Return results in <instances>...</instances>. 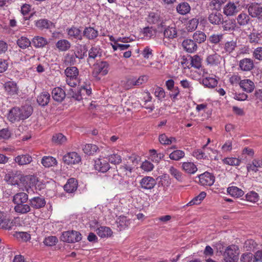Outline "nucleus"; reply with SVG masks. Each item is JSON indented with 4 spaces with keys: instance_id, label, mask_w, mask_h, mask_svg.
Here are the masks:
<instances>
[{
    "instance_id": "0e129e2a",
    "label": "nucleus",
    "mask_w": 262,
    "mask_h": 262,
    "mask_svg": "<svg viewBox=\"0 0 262 262\" xmlns=\"http://www.w3.org/2000/svg\"><path fill=\"white\" fill-rule=\"evenodd\" d=\"M223 35L222 34H213L209 36L208 38V40L210 43L212 44H217L222 39Z\"/></svg>"
},
{
    "instance_id": "6e6552de",
    "label": "nucleus",
    "mask_w": 262,
    "mask_h": 262,
    "mask_svg": "<svg viewBox=\"0 0 262 262\" xmlns=\"http://www.w3.org/2000/svg\"><path fill=\"white\" fill-rule=\"evenodd\" d=\"M94 167L99 172H105L110 169V165L105 159L99 158L95 160Z\"/></svg>"
},
{
    "instance_id": "13d9d810",
    "label": "nucleus",
    "mask_w": 262,
    "mask_h": 262,
    "mask_svg": "<svg viewBox=\"0 0 262 262\" xmlns=\"http://www.w3.org/2000/svg\"><path fill=\"white\" fill-rule=\"evenodd\" d=\"M108 161L112 164H119L121 162V157L117 154H113L108 156Z\"/></svg>"
},
{
    "instance_id": "b1692460",
    "label": "nucleus",
    "mask_w": 262,
    "mask_h": 262,
    "mask_svg": "<svg viewBox=\"0 0 262 262\" xmlns=\"http://www.w3.org/2000/svg\"><path fill=\"white\" fill-rule=\"evenodd\" d=\"M55 46L59 51L64 52L70 49L71 44L67 39H62L57 41Z\"/></svg>"
},
{
    "instance_id": "4468645a",
    "label": "nucleus",
    "mask_w": 262,
    "mask_h": 262,
    "mask_svg": "<svg viewBox=\"0 0 262 262\" xmlns=\"http://www.w3.org/2000/svg\"><path fill=\"white\" fill-rule=\"evenodd\" d=\"M239 66L243 71H250L254 68L253 60L251 58H244L240 60Z\"/></svg>"
},
{
    "instance_id": "a211bd4d",
    "label": "nucleus",
    "mask_w": 262,
    "mask_h": 262,
    "mask_svg": "<svg viewBox=\"0 0 262 262\" xmlns=\"http://www.w3.org/2000/svg\"><path fill=\"white\" fill-rule=\"evenodd\" d=\"M163 34L164 39L171 40L177 37V31L176 27L168 26L165 29Z\"/></svg>"
},
{
    "instance_id": "c756f323",
    "label": "nucleus",
    "mask_w": 262,
    "mask_h": 262,
    "mask_svg": "<svg viewBox=\"0 0 262 262\" xmlns=\"http://www.w3.org/2000/svg\"><path fill=\"white\" fill-rule=\"evenodd\" d=\"M14 209L16 212L20 214H26L31 210L30 205L25 203L16 204Z\"/></svg>"
},
{
    "instance_id": "603ef678",
    "label": "nucleus",
    "mask_w": 262,
    "mask_h": 262,
    "mask_svg": "<svg viewBox=\"0 0 262 262\" xmlns=\"http://www.w3.org/2000/svg\"><path fill=\"white\" fill-rule=\"evenodd\" d=\"M66 81L67 84L71 87H75L78 83V78L74 76H70V74L66 75Z\"/></svg>"
},
{
    "instance_id": "774afa93",
    "label": "nucleus",
    "mask_w": 262,
    "mask_h": 262,
    "mask_svg": "<svg viewBox=\"0 0 262 262\" xmlns=\"http://www.w3.org/2000/svg\"><path fill=\"white\" fill-rule=\"evenodd\" d=\"M252 55L256 59L262 60V47H259L254 49Z\"/></svg>"
},
{
    "instance_id": "473e14b6",
    "label": "nucleus",
    "mask_w": 262,
    "mask_h": 262,
    "mask_svg": "<svg viewBox=\"0 0 262 262\" xmlns=\"http://www.w3.org/2000/svg\"><path fill=\"white\" fill-rule=\"evenodd\" d=\"M97 234L101 237H108L112 235V231L111 229L107 227H100L97 230Z\"/></svg>"
},
{
    "instance_id": "052dcab7",
    "label": "nucleus",
    "mask_w": 262,
    "mask_h": 262,
    "mask_svg": "<svg viewBox=\"0 0 262 262\" xmlns=\"http://www.w3.org/2000/svg\"><path fill=\"white\" fill-rule=\"evenodd\" d=\"M258 194L254 191H250L248 192L246 195V198L247 201L252 203H255L258 200Z\"/></svg>"
},
{
    "instance_id": "bf43d9fd",
    "label": "nucleus",
    "mask_w": 262,
    "mask_h": 262,
    "mask_svg": "<svg viewBox=\"0 0 262 262\" xmlns=\"http://www.w3.org/2000/svg\"><path fill=\"white\" fill-rule=\"evenodd\" d=\"M100 49L97 46L92 47L89 52V58L95 59L100 54Z\"/></svg>"
},
{
    "instance_id": "f3484780",
    "label": "nucleus",
    "mask_w": 262,
    "mask_h": 262,
    "mask_svg": "<svg viewBox=\"0 0 262 262\" xmlns=\"http://www.w3.org/2000/svg\"><path fill=\"white\" fill-rule=\"evenodd\" d=\"M53 99L57 102H61L66 97L64 90L59 87L55 88L52 92Z\"/></svg>"
},
{
    "instance_id": "f704fd0d",
    "label": "nucleus",
    "mask_w": 262,
    "mask_h": 262,
    "mask_svg": "<svg viewBox=\"0 0 262 262\" xmlns=\"http://www.w3.org/2000/svg\"><path fill=\"white\" fill-rule=\"evenodd\" d=\"M159 140L161 144L163 145H170L173 142H175L176 140L174 137H168L165 134H161L159 137Z\"/></svg>"
},
{
    "instance_id": "7c9ffc66",
    "label": "nucleus",
    "mask_w": 262,
    "mask_h": 262,
    "mask_svg": "<svg viewBox=\"0 0 262 262\" xmlns=\"http://www.w3.org/2000/svg\"><path fill=\"white\" fill-rule=\"evenodd\" d=\"M216 249L217 251L220 252L225 257V260L226 262H229V259L226 256L227 255L228 256L229 247L225 246L223 242H220L216 245Z\"/></svg>"
},
{
    "instance_id": "6ab92c4d",
    "label": "nucleus",
    "mask_w": 262,
    "mask_h": 262,
    "mask_svg": "<svg viewBox=\"0 0 262 262\" xmlns=\"http://www.w3.org/2000/svg\"><path fill=\"white\" fill-rule=\"evenodd\" d=\"M181 168L186 173L191 174L195 173L198 170L196 166L191 162L182 163Z\"/></svg>"
},
{
    "instance_id": "6e6d98bb",
    "label": "nucleus",
    "mask_w": 262,
    "mask_h": 262,
    "mask_svg": "<svg viewBox=\"0 0 262 262\" xmlns=\"http://www.w3.org/2000/svg\"><path fill=\"white\" fill-rule=\"evenodd\" d=\"M147 21L149 24H157L160 21L159 15L155 12H150L147 18Z\"/></svg>"
},
{
    "instance_id": "c03bdc74",
    "label": "nucleus",
    "mask_w": 262,
    "mask_h": 262,
    "mask_svg": "<svg viewBox=\"0 0 262 262\" xmlns=\"http://www.w3.org/2000/svg\"><path fill=\"white\" fill-rule=\"evenodd\" d=\"M185 156V152L181 150H176L170 154L169 157L171 160L178 161Z\"/></svg>"
},
{
    "instance_id": "7ed1b4c3",
    "label": "nucleus",
    "mask_w": 262,
    "mask_h": 262,
    "mask_svg": "<svg viewBox=\"0 0 262 262\" xmlns=\"http://www.w3.org/2000/svg\"><path fill=\"white\" fill-rule=\"evenodd\" d=\"M249 15L252 17L262 19V7L256 3H251L248 8Z\"/></svg>"
},
{
    "instance_id": "2eb2a0df",
    "label": "nucleus",
    "mask_w": 262,
    "mask_h": 262,
    "mask_svg": "<svg viewBox=\"0 0 262 262\" xmlns=\"http://www.w3.org/2000/svg\"><path fill=\"white\" fill-rule=\"evenodd\" d=\"M14 161L21 166L30 164L32 161V157L29 154L18 155L14 158Z\"/></svg>"
},
{
    "instance_id": "aec40b11",
    "label": "nucleus",
    "mask_w": 262,
    "mask_h": 262,
    "mask_svg": "<svg viewBox=\"0 0 262 262\" xmlns=\"http://www.w3.org/2000/svg\"><path fill=\"white\" fill-rule=\"evenodd\" d=\"M33 46L36 48H41L45 47L48 44L47 39L43 37L36 36L32 40Z\"/></svg>"
},
{
    "instance_id": "c9c22d12",
    "label": "nucleus",
    "mask_w": 262,
    "mask_h": 262,
    "mask_svg": "<svg viewBox=\"0 0 262 262\" xmlns=\"http://www.w3.org/2000/svg\"><path fill=\"white\" fill-rule=\"evenodd\" d=\"M249 42L254 44H261L262 39L260 34L257 32H252L248 36Z\"/></svg>"
},
{
    "instance_id": "58836bf2",
    "label": "nucleus",
    "mask_w": 262,
    "mask_h": 262,
    "mask_svg": "<svg viewBox=\"0 0 262 262\" xmlns=\"http://www.w3.org/2000/svg\"><path fill=\"white\" fill-rule=\"evenodd\" d=\"M206 193L204 191H202L200 194L194 198L191 201L187 204V206H191L193 205H198L201 203V201L206 197Z\"/></svg>"
},
{
    "instance_id": "de8ad7c7",
    "label": "nucleus",
    "mask_w": 262,
    "mask_h": 262,
    "mask_svg": "<svg viewBox=\"0 0 262 262\" xmlns=\"http://www.w3.org/2000/svg\"><path fill=\"white\" fill-rule=\"evenodd\" d=\"M149 152L151 160L156 162H159L164 157V155L163 153H157V151L155 149L150 150Z\"/></svg>"
},
{
    "instance_id": "20e7f679",
    "label": "nucleus",
    "mask_w": 262,
    "mask_h": 262,
    "mask_svg": "<svg viewBox=\"0 0 262 262\" xmlns=\"http://www.w3.org/2000/svg\"><path fill=\"white\" fill-rule=\"evenodd\" d=\"M4 86L7 95L9 96L13 97L18 95V88L15 82L7 81L5 83Z\"/></svg>"
},
{
    "instance_id": "f8f14e48",
    "label": "nucleus",
    "mask_w": 262,
    "mask_h": 262,
    "mask_svg": "<svg viewBox=\"0 0 262 262\" xmlns=\"http://www.w3.org/2000/svg\"><path fill=\"white\" fill-rule=\"evenodd\" d=\"M184 49L188 53L195 52L198 48L196 43L193 40L186 39L183 40L182 44Z\"/></svg>"
},
{
    "instance_id": "338daca9",
    "label": "nucleus",
    "mask_w": 262,
    "mask_h": 262,
    "mask_svg": "<svg viewBox=\"0 0 262 262\" xmlns=\"http://www.w3.org/2000/svg\"><path fill=\"white\" fill-rule=\"evenodd\" d=\"M193 156L197 159H205L208 158V156L205 151L204 150L203 151L201 149H197L194 151L193 152Z\"/></svg>"
},
{
    "instance_id": "f03ea898",
    "label": "nucleus",
    "mask_w": 262,
    "mask_h": 262,
    "mask_svg": "<svg viewBox=\"0 0 262 262\" xmlns=\"http://www.w3.org/2000/svg\"><path fill=\"white\" fill-rule=\"evenodd\" d=\"M60 238L63 242L72 243L80 241L82 237L80 232L71 230L63 232Z\"/></svg>"
},
{
    "instance_id": "69168bd1",
    "label": "nucleus",
    "mask_w": 262,
    "mask_h": 262,
    "mask_svg": "<svg viewBox=\"0 0 262 262\" xmlns=\"http://www.w3.org/2000/svg\"><path fill=\"white\" fill-rule=\"evenodd\" d=\"M58 242V239L56 236H50L46 237L44 240V243L48 246L55 245Z\"/></svg>"
},
{
    "instance_id": "1a4fd4ad",
    "label": "nucleus",
    "mask_w": 262,
    "mask_h": 262,
    "mask_svg": "<svg viewBox=\"0 0 262 262\" xmlns=\"http://www.w3.org/2000/svg\"><path fill=\"white\" fill-rule=\"evenodd\" d=\"M108 72V64L106 61H101L98 63L95 67L93 71V74L95 76L100 75L101 76L106 75Z\"/></svg>"
},
{
    "instance_id": "ea45409f",
    "label": "nucleus",
    "mask_w": 262,
    "mask_h": 262,
    "mask_svg": "<svg viewBox=\"0 0 262 262\" xmlns=\"http://www.w3.org/2000/svg\"><path fill=\"white\" fill-rule=\"evenodd\" d=\"M221 56L215 53L212 55H210L207 58V62L208 64L210 65H217L220 63Z\"/></svg>"
},
{
    "instance_id": "3c124183",
    "label": "nucleus",
    "mask_w": 262,
    "mask_h": 262,
    "mask_svg": "<svg viewBox=\"0 0 262 262\" xmlns=\"http://www.w3.org/2000/svg\"><path fill=\"white\" fill-rule=\"evenodd\" d=\"M244 191L236 186H230V196L239 198L244 195Z\"/></svg>"
},
{
    "instance_id": "f257e3e1",
    "label": "nucleus",
    "mask_w": 262,
    "mask_h": 262,
    "mask_svg": "<svg viewBox=\"0 0 262 262\" xmlns=\"http://www.w3.org/2000/svg\"><path fill=\"white\" fill-rule=\"evenodd\" d=\"M5 180L8 184L16 186L19 189L26 191L29 193V189L35 187L36 189L40 190L45 187V184L40 182L36 177L34 176H23L20 174L6 176Z\"/></svg>"
},
{
    "instance_id": "9b49d317",
    "label": "nucleus",
    "mask_w": 262,
    "mask_h": 262,
    "mask_svg": "<svg viewBox=\"0 0 262 262\" xmlns=\"http://www.w3.org/2000/svg\"><path fill=\"white\" fill-rule=\"evenodd\" d=\"M140 184L141 187L143 189H151L156 184V181L153 178L146 176L141 180Z\"/></svg>"
},
{
    "instance_id": "e2e57ef3",
    "label": "nucleus",
    "mask_w": 262,
    "mask_h": 262,
    "mask_svg": "<svg viewBox=\"0 0 262 262\" xmlns=\"http://www.w3.org/2000/svg\"><path fill=\"white\" fill-rule=\"evenodd\" d=\"M241 262H255L254 256L251 253L243 254L241 258Z\"/></svg>"
},
{
    "instance_id": "423d86ee",
    "label": "nucleus",
    "mask_w": 262,
    "mask_h": 262,
    "mask_svg": "<svg viewBox=\"0 0 262 262\" xmlns=\"http://www.w3.org/2000/svg\"><path fill=\"white\" fill-rule=\"evenodd\" d=\"M63 162L67 164H76L81 161V157L76 152H69L63 157Z\"/></svg>"
},
{
    "instance_id": "ddd939ff",
    "label": "nucleus",
    "mask_w": 262,
    "mask_h": 262,
    "mask_svg": "<svg viewBox=\"0 0 262 262\" xmlns=\"http://www.w3.org/2000/svg\"><path fill=\"white\" fill-rule=\"evenodd\" d=\"M240 88L247 93H252L255 89L254 82L250 79H245L240 82Z\"/></svg>"
},
{
    "instance_id": "bb28decb",
    "label": "nucleus",
    "mask_w": 262,
    "mask_h": 262,
    "mask_svg": "<svg viewBox=\"0 0 262 262\" xmlns=\"http://www.w3.org/2000/svg\"><path fill=\"white\" fill-rule=\"evenodd\" d=\"M176 10L179 14L181 15H185L189 13L191 8L188 3L182 2L177 5Z\"/></svg>"
},
{
    "instance_id": "9d476101",
    "label": "nucleus",
    "mask_w": 262,
    "mask_h": 262,
    "mask_svg": "<svg viewBox=\"0 0 262 262\" xmlns=\"http://www.w3.org/2000/svg\"><path fill=\"white\" fill-rule=\"evenodd\" d=\"M67 32L70 39H75L79 40H81L82 39L81 31L79 28L75 26H73L71 28H68Z\"/></svg>"
},
{
    "instance_id": "c85d7f7f",
    "label": "nucleus",
    "mask_w": 262,
    "mask_h": 262,
    "mask_svg": "<svg viewBox=\"0 0 262 262\" xmlns=\"http://www.w3.org/2000/svg\"><path fill=\"white\" fill-rule=\"evenodd\" d=\"M52 141L57 145H62L67 142V138L61 133H56L53 135Z\"/></svg>"
},
{
    "instance_id": "2f4dec72",
    "label": "nucleus",
    "mask_w": 262,
    "mask_h": 262,
    "mask_svg": "<svg viewBox=\"0 0 262 262\" xmlns=\"http://www.w3.org/2000/svg\"><path fill=\"white\" fill-rule=\"evenodd\" d=\"M239 250L238 246L235 245L230 246V262H236L238 259Z\"/></svg>"
},
{
    "instance_id": "680f3d73",
    "label": "nucleus",
    "mask_w": 262,
    "mask_h": 262,
    "mask_svg": "<svg viewBox=\"0 0 262 262\" xmlns=\"http://www.w3.org/2000/svg\"><path fill=\"white\" fill-rule=\"evenodd\" d=\"M133 170V168L130 165L126 164L121 165L120 167V170L121 172L127 176H129L130 175Z\"/></svg>"
},
{
    "instance_id": "412c9836",
    "label": "nucleus",
    "mask_w": 262,
    "mask_h": 262,
    "mask_svg": "<svg viewBox=\"0 0 262 262\" xmlns=\"http://www.w3.org/2000/svg\"><path fill=\"white\" fill-rule=\"evenodd\" d=\"M30 206L35 209H39L45 206L46 201L43 198L34 197L29 200Z\"/></svg>"
},
{
    "instance_id": "393cba45",
    "label": "nucleus",
    "mask_w": 262,
    "mask_h": 262,
    "mask_svg": "<svg viewBox=\"0 0 262 262\" xmlns=\"http://www.w3.org/2000/svg\"><path fill=\"white\" fill-rule=\"evenodd\" d=\"M77 181L74 178H71L64 186V189L68 193H72L77 189Z\"/></svg>"
},
{
    "instance_id": "8fccbe9b",
    "label": "nucleus",
    "mask_w": 262,
    "mask_h": 262,
    "mask_svg": "<svg viewBox=\"0 0 262 262\" xmlns=\"http://www.w3.org/2000/svg\"><path fill=\"white\" fill-rule=\"evenodd\" d=\"M190 64L191 67L196 69H200L202 66V59L198 55L191 57Z\"/></svg>"
},
{
    "instance_id": "5fc2aeb1",
    "label": "nucleus",
    "mask_w": 262,
    "mask_h": 262,
    "mask_svg": "<svg viewBox=\"0 0 262 262\" xmlns=\"http://www.w3.org/2000/svg\"><path fill=\"white\" fill-rule=\"evenodd\" d=\"M257 246L256 243L253 239L247 240L244 245V248L246 251H253Z\"/></svg>"
},
{
    "instance_id": "79ce46f5",
    "label": "nucleus",
    "mask_w": 262,
    "mask_h": 262,
    "mask_svg": "<svg viewBox=\"0 0 262 262\" xmlns=\"http://www.w3.org/2000/svg\"><path fill=\"white\" fill-rule=\"evenodd\" d=\"M226 0H211L209 5V7L211 10H220L222 4L225 3Z\"/></svg>"
},
{
    "instance_id": "4d7b16f0",
    "label": "nucleus",
    "mask_w": 262,
    "mask_h": 262,
    "mask_svg": "<svg viewBox=\"0 0 262 262\" xmlns=\"http://www.w3.org/2000/svg\"><path fill=\"white\" fill-rule=\"evenodd\" d=\"M65 75L70 74V76L78 78L79 70L76 67H70L66 68L64 71Z\"/></svg>"
},
{
    "instance_id": "dca6fc26",
    "label": "nucleus",
    "mask_w": 262,
    "mask_h": 262,
    "mask_svg": "<svg viewBox=\"0 0 262 262\" xmlns=\"http://www.w3.org/2000/svg\"><path fill=\"white\" fill-rule=\"evenodd\" d=\"M130 220L126 216H120L116 221V224L119 230L127 228L130 224Z\"/></svg>"
},
{
    "instance_id": "39448f33",
    "label": "nucleus",
    "mask_w": 262,
    "mask_h": 262,
    "mask_svg": "<svg viewBox=\"0 0 262 262\" xmlns=\"http://www.w3.org/2000/svg\"><path fill=\"white\" fill-rule=\"evenodd\" d=\"M202 83L204 86L209 88H213L217 84V80L213 76H210L207 72L203 70Z\"/></svg>"
},
{
    "instance_id": "4be33fe9",
    "label": "nucleus",
    "mask_w": 262,
    "mask_h": 262,
    "mask_svg": "<svg viewBox=\"0 0 262 262\" xmlns=\"http://www.w3.org/2000/svg\"><path fill=\"white\" fill-rule=\"evenodd\" d=\"M42 165L46 168L54 167L57 164V160L52 156H43L41 160Z\"/></svg>"
},
{
    "instance_id": "37998d69",
    "label": "nucleus",
    "mask_w": 262,
    "mask_h": 262,
    "mask_svg": "<svg viewBox=\"0 0 262 262\" xmlns=\"http://www.w3.org/2000/svg\"><path fill=\"white\" fill-rule=\"evenodd\" d=\"M30 40L26 37L22 36L17 40V45L21 49H26L31 45Z\"/></svg>"
},
{
    "instance_id": "72a5a7b5",
    "label": "nucleus",
    "mask_w": 262,
    "mask_h": 262,
    "mask_svg": "<svg viewBox=\"0 0 262 262\" xmlns=\"http://www.w3.org/2000/svg\"><path fill=\"white\" fill-rule=\"evenodd\" d=\"M222 20V15L219 13H212L208 16V20L214 25H219Z\"/></svg>"
},
{
    "instance_id": "5701e85b",
    "label": "nucleus",
    "mask_w": 262,
    "mask_h": 262,
    "mask_svg": "<svg viewBox=\"0 0 262 262\" xmlns=\"http://www.w3.org/2000/svg\"><path fill=\"white\" fill-rule=\"evenodd\" d=\"M83 36L89 40H93L98 35V31L93 27H85L83 32Z\"/></svg>"
},
{
    "instance_id": "4c0bfd02",
    "label": "nucleus",
    "mask_w": 262,
    "mask_h": 262,
    "mask_svg": "<svg viewBox=\"0 0 262 262\" xmlns=\"http://www.w3.org/2000/svg\"><path fill=\"white\" fill-rule=\"evenodd\" d=\"M169 172L173 177L177 181L182 182L183 180V174L179 170L173 166H171L169 168Z\"/></svg>"
},
{
    "instance_id": "49530a36",
    "label": "nucleus",
    "mask_w": 262,
    "mask_h": 262,
    "mask_svg": "<svg viewBox=\"0 0 262 262\" xmlns=\"http://www.w3.org/2000/svg\"><path fill=\"white\" fill-rule=\"evenodd\" d=\"M52 23L47 19H41L36 22V27L41 29H49Z\"/></svg>"
},
{
    "instance_id": "864d4df0",
    "label": "nucleus",
    "mask_w": 262,
    "mask_h": 262,
    "mask_svg": "<svg viewBox=\"0 0 262 262\" xmlns=\"http://www.w3.org/2000/svg\"><path fill=\"white\" fill-rule=\"evenodd\" d=\"M87 55L86 50L84 48H78L74 53V55H73L74 58H77L78 59H83Z\"/></svg>"
},
{
    "instance_id": "a18cd8bd",
    "label": "nucleus",
    "mask_w": 262,
    "mask_h": 262,
    "mask_svg": "<svg viewBox=\"0 0 262 262\" xmlns=\"http://www.w3.org/2000/svg\"><path fill=\"white\" fill-rule=\"evenodd\" d=\"M199 24V19L196 18H193L189 20L186 25V29L189 32L195 30Z\"/></svg>"
},
{
    "instance_id": "cd10ccee",
    "label": "nucleus",
    "mask_w": 262,
    "mask_h": 262,
    "mask_svg": "<svg viewBox=\"0 0 262 262\" xmlns=\"http://www.w3.org/2000/svg\"><path fill=\"white\" fill-rule=\"evenodd\" d=\"M50 100V95L47 92L41 93L37 98L38 103L41 106H45L48 104Z\"/></svg>"
},
{
    "instance_id": "09e8293b",
    "label": "nucleus",
    "mask_w": 262,
    "mask_h": 262,
    "mask_svg": "<svg viewBox=\"0 0 262 262\" xmlns=\"http://www.w3.org/2000/svg\"><path fill=\"white\" fill-rule=\"evenodd\" d=\"M142 32L145 37L150 39L155 36L156 30L152 27H147L143 28Z\"/></svg>"
},
{
    "instance_id": "a878e982",
    "label": "nucleus",
    "mask_w": 262,
    "mask_h": 262,
    "mask_svg": "<svg viewBox=\"0 0 262 262\" xmlns=\"http://www.w3.org/2000/svg\"><path fill=\"white\" fill-rule=\"evenodd\" d=\"M28 200V195L25 192H19L15 194L13 198L12 201L16 205L19 203H26Z\"/></svg>"
},
{
    "instance_id": "e433bc0d",
    "label": "nucleus",
    "mask_w": 262,
    "mask_h": 262,
    "mask_svg": "<svg viewBox=\"0 0 262 262\" xmlns=\"http://www.w3.org/2000/svg\"><path fill=\"white\" fill-rule=\"evenodd\" d=\"M192 37L195 42H196L199 43L204 42L206 39V34L200 31H197L194 33Z\"/></svg>"
},
{
    "instance_id": "0eeeda50",
    "label": "nucleus",
    "mask_w": 262,
    "mask_h": 262,
    "mask_svg": "<svg viewBox=\"0 0 262 262\" xmlns=\"http://www.w3.org/2000/svg\"><path fill=\"white\" fill-rule=\"evenodd\" d=\"M199 183L202 186H211L214 182V177L208 172H205L199 176Z\"/></svg>"
},
{
    "instance_id": "a19ab883",
    "label": "nucleus",
    "mask_w": 262,
    "mask_h": 262,
    "mask_svg": "<svg viewBox=\"0 0 262 262\" xmlns=\"http://www.w3.org/2000/svg\"><path fill=\"white\" fill-rule=\"evenodd\" d=\"M98 147L95 144H87L83 148L84 152L87 155H93L97 151Z\"/></svg>"
}]
</instances>
